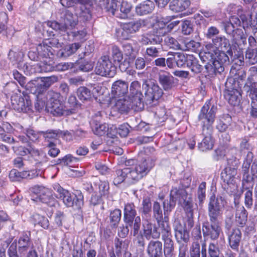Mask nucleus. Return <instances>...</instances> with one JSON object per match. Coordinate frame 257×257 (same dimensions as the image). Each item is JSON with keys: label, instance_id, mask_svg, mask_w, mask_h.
<instances>
[{"label": "nucleus", "instance_id": "nucleus-1", "mask_svg": "<svg viewBox=\"0 0 257 257\" xmlns=\"http://www.w3.org/2000/svg\"><path fill=\"white\" fill-rule=\"evenodd\" d=\"M226 201L221 196H215L213 194L209 198L208 206V215L209 222L203 225V234L212 240H216L221 232L220 219Z\"/></svg>", "mask_w": 257, "mask_h": 257}, {"label": "nucleus", "instance_id": "nucleus-2", "mask_svg": "<svg viewBox=\"0 0 257 257\" xmlns=\"http://www.w3.org/2000/svg\"><path fill=\"white\" fill-rule=\"evenodd\" d=\"M131 92L133 96L136 97V105L140 109H143L144 103L151 104L155 100L159 99L163 94V89L154 80H145L142 84L141 91V83L137 80L133 81L131 83Z\"/></svg>", "mask_w": 257, "mask_h": 257}, {"label": "nucleus", "instance_id": "nucleus-3", "mask_svg": "<svg viewBox=\"0 0 257 257\" xmlns=\"http://www.w3.org/2000/svg\"><path fill=\"white\" fill-rule=\"evenodd\" d=\"M59 22L56 21H48L47 26L60 33H66L68 38L69 31L72 30L78 25L77 16L67 10L60 11L57 14Z\"/></svg>", "mask_w": 257, "mask_h": 257}, {"label": "nucleus", "instance_id": "nucleus-4", "mask_svg": "<svg viewBox=\"0 0 257 257\" xmlns=\"http://www.w3.org/2000/svg\"><path fill=\"white\" fill-rule=\"evenodd\" d=\"M155 160L148 158L147 159L139 162L135 167L126 168L127 172V182L135 183L146 176L155 165Z\"/></svg>", "mask_w": 257, "mask_h": 257}, {"label": "nucleus", "instance_id": "nucleus-5", "mask_svg": "<svg viewBox=\"0 0 257 257\" xmlns=\"http://www.w3.org/2000/svg\"><path fill=\"white\" fill-rule=\"evenodd\" d=\"M53 188L57 192L56 197L62 199L67 207H74L75 209H79L83 205V197L81 193L78 195L71 194L59 184H55Z\"/></svg>", "mask_w": 257, "mask_h": 257}, {"label": "nucleus", "instance_id": "nucleus-6", "mask_svg": "<svg viewBox=\"0 0 257 257\" xmlns=\"http://www.w3.org/2000/svg\"><path fill=\"white\" fill-rule=\"evenodd\" d=\"M46 97L48 99L46 105L48 112L56 116L69 114V111L64 109L63 103L59 99L60 93L50 90L47 92Z\"/></svg>", "mask_w": 257, "mask_h": 257}, {"label": "nucleus", "instance_id": "nucleus-7", "mask_svg": "<svg viewBox=\"0 0 257 257\" xmlns=\"http://www.w3.org/2000/svg\"><path fill=\"white\" fill-rule=\"evenodd\" d=\"M229 56L226 51L216 50L212 65H206L205 68L210 74H220L224 71L225 67L229 64Z\"/></svg>", "mask_w": 257, "mask_h": 257}, {"label": "nucleus", "instance_id": "nucleus-8", "mask_svg": "<svg viewBox=\"0 0 257 257\" xmlns=\"http://www.w3.org/2000/svg\"><path fill=\"white\" fill-rule=\"evenodd\" d=\"M31 193L32 199L34 201H39L50 206H54L56 203L51 190L43 186H35L31 188Z\"/></svg>", "mask_w": 257, "mask_h": 257}, {"label": "nucleus", "instance_id": "nucleus-9", "mask_svg": "<svg viewBox=\"0 0 257 257\" xmlns=\"http://www.w3.org/2000/svg\"><path fill=\"white\" fill-rule=\"evenodd\" d=\"M170 196L169 201L167 200L163 202L165 214L167 212L170 211L175 207L176 201H178L179 203L182 204L183 200L186 199L189 195L183 186H179L178 187H173L172 189Z\"/></svg>", "mask_w": 257, "mask_h": 257}, {"label": "nucleus", "instance_id": "nucleus-10", "mask_svg": "<svg viewBox=\"0 0 257 257\" xmlns=\"http://www.w3.org/2000/svg\"><path fill=\"white\" fill-rule=\"evenodd\" d=\"M217 107L210 103H205L202 107L198 118L202 123V128H213Z\"/></svg>", "mask_w": 257, "mask_h": 257}, {"label": "nucleus", "instance_id": "nucleus-11", "mask_svg": "<svg viewBox=\"0 0 257 257\" xmlns=\"http://www.w3.org/2000/svg\"><path fill=\"white\" fill-rule=\"evenodd\" d=\"M97 74L102 76L113 77L116 74V68L109 60L108 56H101L95 67Z\"/></svg>", "mask_w": 257, "mask_h": 257}, {"label": "nucleus", "instance_id": "nucleus-12", "mask_svg": "<svg viewBox=\"0 0 257 257\" xmlns=\"http://www.w3.org/2000/svg\"><path fill=\"white\" fill-rule=\"evenodd\" d=\"M131 89V84L129 95L127 96H124L123 98L119 99L116 102V107L121 113L127 112L130 109H133L135 111H139L143 109L139 108L138 105H136V95H132Z\"/></svg>", "mask_w": 257, "mask_h": 257}, {"label": "nucleus", "instance_id": "nucleus-13", "mask_svg": "<svg viewBox=\"0 0 257 257\" xmlns=\"http://www.w3.org/2000/svg\"><path fill=\"white\" fill-rule=\"evenodd\" d=\"M228 164L230 166L225 168L221 174V179L223 182L229 185H233L235 183V176L236 175V167L238 163V160L235 157L227 158Z\"/></svg>", "mask_w": 257, "mask_h": 257}, {"label": "nucleus", "instance_id": "nucleus-14", "mask_svg": "<svg viewBox=\"0 0 257 257\" xmlns=\"http://www.w3.org/2000/svg\"><path fill=\"white\" fill-rule=\"evenodd\" d=\"M23 96L15 94L11 97V103L13 108L19 112H26L29 110L32 104L30 96L23 93Z\"/></svg>", "mask_w": 257, "mask_h": 257}, {"label": "nucleus", "instance_id": "nucleus-15", "mask_svg": "<svg viewBox=\"0 0 257 257\" xmlns=\"http://www.w3.org/2000/svg\"><path fill=\"white\" fill-rule=\"evenodd\" d=\"M157 80L163 89L165 91L173 89L177 84V79L169 72L160 70L157 75Z\"/></svg>", "mask_w": 257, "mask_h": 257}, {"label": "nucleus", "instance_id": "nucleus-16", "mask_svg": "<svg viewBox=\"0 0 257 257\" xmlns=\"http://www.w3.org/2000/svg\"><path fill=\"white\" fill-rule=\"evenodd\" d=\"M230 82H226V89L224 91V97L231 105L237 106L239 104L241 99L240 91L234 87H230Z\"/></svg>", "mask_w": 257, "mask_h": 257}, {"label": "nucleus", "instance_id": "nucleus-17", "mask_svg": "<svg viewBox=\"0 0 257 257\" xmlns=\"http://www.w3.org/2000/svg\"><path fill=\"white\" fill-rule=\"evenodd\" d=\"M167 65L170 69L182 67L186 64L187 55L183 53L169 52L167 54Z\"/></svg>", "mask_w": 257, "mask_h": 257}, {"label": "nucleus", "instance_id": "nucleus-18", "mask_svg": "<svg viewBox=\"0 0 257 257\" xmlns=\"http://www.w3.org/2000/svg\"><path fill=\"white\" fill-rule=\"evenodd\" d=\"M31 249H34L33 243L30 238V233H23L18 240L17 251L20 255H25Z\"/></svg>", "mask_w": 257, "mask_h": 257}, {"label": "nucleus", "instance_id": "nucleus-19", "mask_svg": "<svg viewBox=\"0 0 257 257\" xmlns=\"http://www.w3.org/2000/svg\"><path fill=\"white\" fill-rule=\"evenodd\" d=\"M128 83L127 82L118 80L114 82L111 88V94L114 98L124 97L128 93Z\"/></svg>", "mask_w": 257, "mask_h": 257}, {"label": "nucleus", "instance_id": "nucleus-20", "mask_svg": "<svg viewBox=\"0 0 257 257\" xmlns=\"http://www.w3.org/2000/svg\"><path fill=\"white\" fill-rule=\"evenodd\" d=\"M62 44H63V42H59L58 40L53 39L51 40L43 42L39 44L37 49L40 55L44 57H50V55H53L52 51L53 49L49 44L52 46L58 47L61 46Z\"/></svg>", "mask_w": 257, "mask_h": 257}, {"label": "nucleus", "instance_id": "nucleus-21", "mask_svg": "<svg viewBox=\"0 0 257 257\" xmlns=\"http://www.w3.org/2000/svg\"><path fill=\"white\" fill-rule=\"evenodd\" d=\"M253 158V155L252 153L248 151L242 164V184L244 186H245V183L251 184V186H252L253 184V178L252 176L249 174V168L250 167V164L252 162Z\"/></svg>", "mask_w": 257, "mask_h": 257}, {"label": "nucleus", "instance_id": "nucleus-22", "mask_svg": "<svg viewBox=\"0 0 257 257\" xmlns=\"http://www.w3.org/2000/svg\"><path fill=\"white\" fill-rule=\"evenodd\" d=\"M211 44L215 48V50L220 49V51H226L231 58L233 56V52L229 41L224 36L216 37L215 38L213 39Z\"/></svg>", "mask_w": 257, "mask_h": 257}, {"label": "nucleus", "instance_id": "nucleus-23", "mask_svg": "<svg viewBox=\"0 0 257 257\" xmlns=\"http://www.w3.org/2000/svg\"><path fill=\"white\" fill-rule=\"evenodd\" d=\"M167 213L166 214L164 213V217L163 219L157 221L158 227L160 229V236L161 235L162 240L172 238L171 228Z\"/></svg>", "mask_w": 257, "mask_h": 257}, {"label": "nucleus", "instance_id": "nucleus-24", "mask_svg": "<svg viewBox=\"0 0 257 257\" xmlns=\"http://www.w3.org/2000/svg\"><path fill=\"white\" fill-rule=\"evenodd\" d=\"M58 77L55 76L46 77H38L37 84L35 89L37 96H40L53 83L57 81Z\"/></svg>", "mask_w": 257, "mask_h": 257}, {"label": "nucleus", "instance_id": "nucleus-25", "mask_svg": "<svg viewBox=\"0 0 257 257\" xmlns=\"http://www.w3.org/2000/svg\"><path fill=\"white\" fill-rule=\"evenodd\" d=\"M213 128H202V135L204 137L202 141L198 143V148L201 151H206L212 149L213 140L212 137Z\"/></svg>", "mask_w": 257, "mask_h": 257}, {"label": "nucleus", "instance_id": "nucleus-26", "mask_svg": "<svg viewBox=\"0 0 257 257\" xmlns=\"http://www.w3.org/2000/svg\"><path fill=\"white\" fill-rule=\"evenodd\" d=\"M146 251L150 257H163L162 242L159 240H150Z\"/></svg>", "mask_w": 257, "mask_h": 257}, {"label": "nucleus", "instance_id": "nucleus-27", "mask_svg": "<svg viewBox=\"0 0 257 257\" xmlns=\"http://www.w3.org/2000/svg\"><path fill=\"white\" fill-rule=\"evenodd\" d=\"M163 41V37L153 31L141 36L139 41L143 45H155L160 46Z\"/></svg>", "mask_w": 257, "mask_h": 257}, {"label": "nucleus", "instance_id": "nucleus-28", "mask_svg": "<svg viewBox=\"0 0 257 257\" xmlns=\"http://www.w3.org/2000/svg\"><path fill=\"white\" fill-rule=\"evenodd\" d=\"M144 235L148 240H157L160 238V231L155 224L147 221L143 224Z\"/></svg>", "mask_w": 257, "mask_h": 257}, {"label": "nucleus", "instance_id": "nucleus-29", "mask_svg": "<svg viewBox=\"0 0 257 257\" xmlns=\"http://www.w3.org/2000/svg\"><path fill=\"white\" fill-rule=\"evenodd\" d=\"M228 235L229 244L230 247L237 251L242 237L241 232L239 229L235 228L227 233Z\"/></svg>", "mask_w": 257, "mask_h": 257}, {"label": "nucleus", "instance_id": "nucleus-30", "mask_svg": "<svg viewBox=\"0 0 257 257\" xmlns=\"http://www.w3.org/2000/svg\"><path fill=\"white\" fill-rule=\"evenodd\" d=\"M122 49L124 55L128 58V61L126 62L124 60L123 63L120 64L119 67L120 69H122L125 71L126 67L122 68V66L126 65V63H127L128 65L130 61L134 60L136 58L137 51L134 48L133 44L128 43H124L122 45Z\"/></svg>", "mask_w": 257, "mask_h": 257}, {"label": "nucleus", "instance_id": "nucleus-31", "mask_svg": "<svg viewBox=\"0 0 257 257\" xmlns=\"http://www.w3.org/2000/svg\"><path fill=\"white\" fill-rule=\"evenodd\" d=\"M155 4L151 0H146L136 7V13L139 16H145L150 14L155 9Z\"/></svg>", "mask_w": 257, "mask_h": 257}, {"label": "nucleus", "instance_id": "nucleus-32", "mask_svg": "<svg viewBox=\"0 0 257 257\" xmlns=\"http://www.w3.org/2000/svg\"><path fill=\"white\" fill-rule=\"evenodd\" d=\"M141 27V23L139 22H131L124 24L123 26L122 36L124 39H128L132 34L138 31Z\"/></svg>", "mask_w": 257, "mask_h": 257}, {"label": "nucleus", "instance_id": "nucleus-33", "mask_svg": "<svg viewBox=\"0 0 257 257\" xmlns=\"http://www.w3.org/2000/svg\"><path fill=\"white\" fill-rule=\"evenodd\" d=\"M137 212L135 205L131 203H127L124 208L123 220L125 224L132 226L135 219Z\"/></svg>", "mask_w": 257, "mask_h": 257}, {"label": "nucleus", "instance_id": "nucleus-34", "mask_svg": "<svg viewBox=\"0 0 257 257\" xmlns=\"http://www.w3.org/2000/svg\"><path fill=\"white\" fill-rule=\"evenodd\" d=\"M204 51L200 53V57L202 61H207V65H212L216 50L211 44L206 45Z\"/></svg>", "mask_w": 257, "mask_h": 257}, {"label": "nucleus", "instance_id": "nucleus-35", "mask_svg": "<svg viewBox=\"0 0 257 257\" xmlns=\"http://www.w3.org/2000/svg\"><path fill=\"white\" fill-rule=\"evenodd\" d=\"M80 47V44L75 43L66 45L57 52V56L59 58H66L75 53Z\"/></svg>", "mask_w": 257, "mask_h": 257}, {"label": "nucleus", "instance_id": "nucleus-36", "mask_svg": "<svg viewBox=\"0 0 257 257\" xmlns=\"http://www.w3.org/2000/svg\"><path fill=\"white\" fill-rule=\"evenodd\" d=\"M89 5H81V6L76 7L75 15L79 17L82 21H88L92 18L91 12L90 9L86 7Z\"/></svg>", "mask_w": 257, "mask_h": 257}, {"label": "nucleus", "instance_id": "nucleus-37", "mask_svg": "<svg viewBox=\"0 0 257 257\" xmlns=\"http://www.w3.org/2000/svg\"><path fill=\"white\" fill-rule=\"evenodd\" d=\"M163 255L164 257H175L174 242L172 238L163 240Z\"/></svg>", "mask_w": 257, "mask_h": 257}, {"label": "nucleus", "instance_id": "nucleus-38", "mask_svg": "<svg viewBox=\"0 0 257 257\" xmlns=\"http://www.w3.org/2000/svg\"><path fill=\"white\" fill-rule=\"evenodd\" d=\"M247 213L243 206H239L236 208L235 213V221L240 227H243L246 222Z\"/></svg>", "mask_w": 257, "mask_h": 257}, {"label": "nucleus", "instance_id": "nucleus-39", "mask_svg": "<svg viewBox=\"0 0 257 257\" xmlns=\"http://www.w3.org/2000/svg\"><path fill=\"white\" fill-rule=\"evenodd\" d=\"M190 5L189 1L173 0L170 2L169 7L173 12H180L186 10Z\"/></svg>", "mask_w": 257, "mask_h": 257}, {"label": "nucleus", "instance_id": "nucleus-40", "mask_svg": "<svg viewBox=\"0 0 257 257\" xmlns=\"http://www.w3.org/2000/svg\"><path fill=\"white\" fill-rule=\"evenodd\" d=\"M186 64L194 73H199L202 71V66L198 64V60L193 55H187Z\"/></svg>", "mask_w": 257, "mask_h": 257}, {"label": "nucleus", "instance_id": "nucleus-41", "mask_svg": "<svg viewBox=\"0 0 257 257\" xmlns=\"http://www.w3.org/2000/svg\"><path fill=\"white\" fill-rule=\"evenodd\" d=\"M29 154L33 158L36 164H42L48 161L46 154L35 149L33 146L30 149Z\"/></svg>", "mask_w": 257, "mask_h": 257}, {"label": "nucleus", "instance_id": "nucleus-42", "mask_svg": "<svg viewBox=\"0 0 257 257\" xmlns=\"http://www.w3.org/2000/svg\"><path fill=\"white\" fill-rule=\"evenodd\" d=\"M127 172L128 170L127 168L123 169H118L115 171V177L113 179V184L115 185H118L123 182L125 179L127 181Z\"/></svg>", "mask_w": 257, "mask_h": 257}, {"label": "nucleus", "instance_id": "nucleus-43", "mask_svg": "<svg viewBox=\"0 0 257 257\" xmlns=\"http://www.w3.org/2000/svg\"><path fill=\"white\" fill-rule=\"evenodd\" d=\"M121 216V212L119 209H116L110 212L109 215L110 226L112 229L117 227Z\"/></svg>", "mask_w": 257, "mask_h": 257}, {"label": "nucleus", "instance_id": "nucleus-44", "mask_svg": "<svg viewBox=\"0 0 257 257\" xmlns=\"http://www.w3.org/2000/svg\"><path fill=\"white\" fill-rule=\"evenodd\" d=\"M91 127L94 134L98 136L104 135L108 130V127L106 124L100 123L97 120H94L93 121Z\"/></svg>", "mask_w": 257, "mask_h": 257}, {"label": "nucleus", "instance_id": "nucleus-45", "mask_svg": "<svg viewBox=\"0 0 257 257\" xmlns=\"http://www.w3.org/2000/svg\"><path fill=\"white\" fill-rule=\"evenodd\" d=\"M245 58L249 65H254L257 63V48H248L245 53Z\"/></svg>", "mask_w": 257, "mask_h": 257}, {"label": "nucleus", "instance_id": "nucleus-46", "mask_svg": "<svg viewBox=\"0 0 257 257\" xmlns=\"http://www.w3.org/2000/svg\"><path fill=\"white\" fill-rule=\"evenodd\" d=\"M77 94L79 99L82 101L89 100L92 96L91 91L84 86H81L78 88Z\"/></svg>", "mask_w": 257, "mask_h": 257}, {"label": "nucleus", "instance_id": "nucleus-47", "mask_svg": "<svg viewBox=\"0 0 257 257\" xmlns=\"http://www.w3.org/2000/svg\"><path fill=\"white\" fill-rule=\"evenodd\" d=\"M247 87V95L251 99V103L254 105H257V82L251 83Z\"/></svg>", "mask_w": 257, "mask_h": 257}, {"label": "nucleus", "instance_id": "nucleus-48", "mask_svg": "<svg viewBox=\"0 0 257 257\" xmlns=\"http://www.w3.org/2000/svg\"><path fill=\"white\" fill-rule=\"evenodd\" d=\"M60 3L67 8L72 7L74 4L93 5L92 0H60Z\"/></svg>", "mask_w": 257, "mask_h": 257}, {"label": "nucleus", "instance_id": "nucleus-49", "mask_svg": "<svg viewBox=\"0 0 257 257\" xmlns=\"http://www.w3.org/2000/svg\"><path fill=\"white\" fill-rule=\"evenodd\" d=\"M231 117L229 115H225L222 119L219 120L216 125V128L220 132H225L231 124Z\"/></svg>", "mask_w": 257, "mask_h": 257}, {"label": "nucleus", "instance_id": "nucleus-50", "mask_svg": "<svg viewBox=\"0 0 257 257\" xmlns=\"http://www.w3.org/2000/svg\"><path fill=\"white\" fill-rule=\"evenodd\" d=\"M231 36L233 41L237 45H240L241 43L244 44L246 42V37L242 29H235Z\"/></svg>", "mask_w": 257, "mask_h": 257}, {"label": "nucleus", "instance_id": "nucleus-51", "mask_svg": "<svg viewBox=\"0 0 257 257\" xmlns=\"http://www.w3.org/2000/svg\"><path fill=\"white\" fill-rule=\"evenodd\" d=\"M154 32L163 37L169 32V29L167 27V23L162 21H158L154 26Z\"/></svg>", "mask_w": 257, "mask_h": 257}, {"label": "nucleus", "instance_id": "nucleus-52", "mask_svg": "<svg viewBox=\"0 0 257 257\" xmlns=\"http://www.w3.org/2000/svg\"><path fill=\"white\" fill-rule=\"evenodd\" d=\"M209 257H221L222 253L218 243H209L208 247Z\"/></svg>", "mask_w": 257, "mask_h": 257}, {"label": "nucleus", "instance_id": "nucleus-53", "mask_svg": "<svg viewBox=\"0 0 257 257\" xmlns=\"http://www.w3.org/2000/svg\"><path fill=\"white\" fill-rule=\"evenodd\" d=\"M199 205H202L206 198V183L202 182L198 186L197 193Z\"/></svg>", "mask_w": 257, "mask_h": 257}, {"label": "nucleus", "instance_id": "nucleus-54", "mask_svg": "<svg viewBox=\"0 0 257 257\" xmlns=\"http://www.w3.org/2000/svg\"><path fill=\"white\" fill-rule=\"evenodd\" d=\"M111 56L115 62L120 63L123 59V54L121 50L116 45H113L111 47Z\"/></svg>", "mask_w": 257, "mask_h": 257}, {"label": "nucleus", "instance_id": "nucleus-55", "mask_svg": "<svg viewBox=\"0 0 257 257\" xmlns=\"http://www.w3.org/2000/svg\"><path fill=\"white\" fill-rule=\"evenodd\" d=\"M161 50V46H157V47L152 46L146 49V55L152 58H157L160 56Z\"/></svg>", "mask_w": 257, "mask_h": 257}, {"label": "nucleus", "instance_id": "nucleus-56", "mask_svg": "<svg viewBox=\"0 0 257 257\" xmlns=\"http://www.w3.org/2000/svg\"><path fill=\"white\" fill-rule=\"evenodd\" d=\"M182 204H183L185 211L187 213H190V216H193V204L190 195L187 197L186 199L183 200Z\"/></svg>", "mask_w": 257, "mask_h": 257}, {"label": "nucleus", "instance_id": "nucleus-57", "mask_svg": "<svg viewBox=\"0 0 257 257\" xmlns=\"http://www.w3.org/2000/svg\"><path fill=\"white\" fill-rule=\"evenodd\" d=\"M79 69L83 72H89L92 70L93 64L91 61L81 59L79 62Z\"/></svg>", "mask_w": 257, "mask_h": 257}, {"label": "nucleus", "instance_id": "nucleus-58", "mask_svg": "<svg viewBox=\"0 0 257 257\" xmlns=\"http://www.w3.org/2000/svg\"><path fill=\"white\" fill-rule=\"evenodd\" d=\"M32 146L31 145L28 144L27 148L23 146H13L12 148L15 153L17 155L20 156H25L30 154V149H31Z\"/></svg>", "mask_w": 257, "mask_h": 257}, {"label": "nucleus", "instance_id": "nucleus-59", "mask_svg": "<svg viewBox=\"0 0 257 257\" xmlns=\"http://www.w3.org/2000/svg\"><path fill=\"white\" fill-rule=\"evenodd\" d=\"M153 216L156 221L163 219V212L160 204L158 202H155L153 208Z\"/></svg>", "mask_w": 257, "mask_h": 257}, {"label": "nucleus", "instance_id": "nucleus-60", "mask_svg": "<svg viewBox=\"0 0 257 257\" xmlns=\"http://www.w3.org/2000/svg\"><path fill=\"white\" fill-rule=\"evenodd\" d=\"M253 194L252 190L246 188L244 193V204L247 208H251L253 205Z\"/></svg>", "mask_w": 257, "mask_h": 257}, {"label": "nucleus", "instance_id": "nucleus-61", "mask_svg": "<svg viewBox=\"0 0 257 257\" xmlns=\"http://www.w3.org/2000/svg\"><path fill=\"white\" fill-rule=\"evenodd\" d=\"M120 2L121 0H111L110 6L107 8V11L112 15H115L119 10Z\"/></svg>", "mask_w": 257, "mask_h": 257}, {"label": "nucleus", "instance_id": "nucleus-62", "mask_svg": "<svg viewBox=\"0 0 257 257\" xmlns=\"http://www.w3.org/2000/svg\"><path fill=\"white\" fill-rule=\"evenodd\" d=\"M41 134L43 137L46 140L48 139H57L60 136L59 130H48L46 132L41 131Z\"/></svg>", "mask_w": 257, "mask_h": 257}, {"label": "nucleus", "instance_id": "nucleus-63", "mask_svg": "<svg viewBox=\"0 0 257 257\" xmlns=\"http://www.w3.org/2000/svg\"><path fill=\"white\" fill-rule=\"evenodd\" d=\"M95 185L98 187L100 195H104L107 193L109 189V185L107 182L98 180L95 182Z\"/></svg>", "mask_w": 257, "mask_h": 257}, {"label": "nucleus", "instance_id": "nucleus-64", "mask_svg": "<svg viewBox=\"0 0 257 257\" xmlns=\"http://www.w3.org/2000/svg\"><path fill=\"white\" fill-rule=\"evenodd\" d=\"M190 257H200V245L198 242H193L190 249Z\"/></svg>", "mask_w": 257, "mask_h": 257}]
</instances>
